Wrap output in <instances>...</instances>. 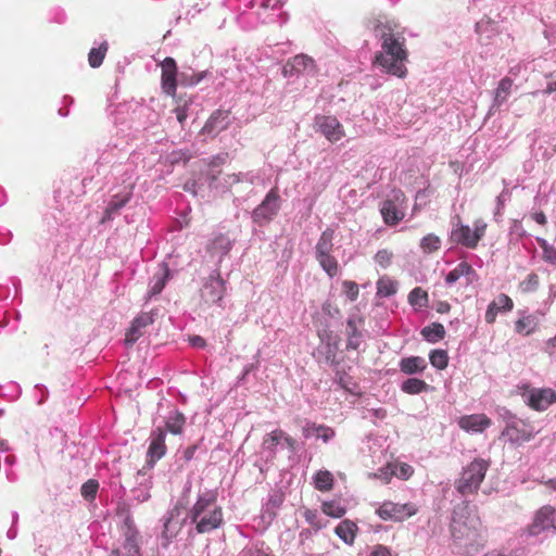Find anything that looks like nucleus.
<instances>
[{"instance_id":"obj_41","label":"nucleus","mask_w":556,"mask_h":556,"mask_svg":"<svg viewBox=\"0 0 556 556\" xmlns=\"http://www.w3.org/2000/svg\"><path fill=\"white\" fill-rule=\"evenodd\" d=\"M536 328L535 318L531 315L519 318L515 323V330L517 333L522 336L531 334Z\"/></svg>"},{"instance_id":"obj_10","label":"nucleus","mask_w":556,"mask_h":556,"mask_svg":"<svg viewBox=\"0 0 556 556\" xmlns=\"http://www.w3.org/2000/svg\"><path fill=\"white\" fill-rule=\"evenodd\" d=\"M279 211V194L271 189L263 202L253 211L252 218L255 223L263 225L270 222Z\"/></svg>"},{"instance_id":"obj_28","label":"nucleus","mask_w":556,"mask_h":556,"mask_svg":"<svg viewBox=\"0 0 556 556\" xmlns=\"http://www.w3.org/2000/svg\"><path fill=\"white\" fill-rule=\"evenodd\" d=\"M362 324L361 319L350 317L346 323L348 336V350H357L362 344V333L358 331V325Z\"/></svg>"},{"instance_id":"obj_48","label":"nucleus","mask_w":556,"mask_h":556,"mask_svg":"<svg viewBox=\"0 0 556 556\" xmlns=\"http://www.w3.org/2000/svg\"><path fill=\"white\" fill-rule=\"evenodd\" d=\"M231 247L232 244L230 239L224 235L217 236L212 243V250L219 253L220 256L226 255L230 251Z\"/></svg>"},{"instance_id":"obj_61","label":"nucleus","mask_w":556,"mask_h":556,"mask_svg":"<svg viewBox=\"0 0 556 556\" xmlns=\"http://www.w3.org/2000/svg\"><path fill=\"white\" fill-rule=\"evenodd\" d=\"M396 287L393 282L384 283V295H390L395 293Z\"/></svg>"},{"instance_id":"obj_7","label":"nucleus","mask_w":556,"mask_h":556,"mask_svg":"<svg viewBox=\"0 0 556 556\" xmlns=\"http://www.w3.org/2000/svg\"><path fill=\"white\" fill-rule=\"evenodd\" d=\"M287 448L291 455L295 453V441L282 430H274L266 434L261 446V454L271 460L278 450Z\"/></svg>"},{"instance_id":"obj_44","label":"nucleus","mask_w":556,"mask_h":556,"mask_svg":"<svg viewBox=\"0 0 556 556\" xmlns=\"http://www.w3.org/2000/svg\"><path fill=\"white\" fill-rule=\"evenodd\" d=\"M323 269L330 276L334 277L338 274L339 266L337 260L331 255H320L316 256Z\"/></svg>"},{"instance_id":"obj_42","label":"nucleus","mask_w":556,"mask_h":556,"mask_svg":"<svg viewBox=\"0 0 556 556\" xmlns=\"http://www.w3.org/2000/svg\"><path fill=\"white\" fill-rule=\"evenodd\" d=\"M283 501L285 494L281 489H271L265 504L266 510L270 514H275V510L280 507Z\"/></svg>"},{"instance_id":"obj_1","label":"nucleus","mask_w":556,"mask_h":556,"mask_svg":"<svg viewBox=\"0 0 556 556\" xmlns=\"http://www.w3.org/2000/svg\"><path fill=\"white\" fill-rule=\"evenodd\" d=\"M178 505L187 510V518L193 526L190 534L210 533L220 528L224 522L223 509L217 503V493L214 490L180 489Z\"/></svg>"},{"instance_id":"obj_23","label":"nucleus","mask_w":556,"mask_h":556,"mask_svg":"<svg viewBox=\"0 0 556 556\" xmlns=\"http://www.w3.org/2000/svg\"><path fill=\"white\" fill-rule=\"evenodd\" d=\"M503 434L506 435L511 442L523 443L532 440L535 432L532 427L523 426L519 428L517 424H509L506 426Z\"/></svg>"},{"instance_id":"obj_45","label":"nucleus","mask_w":556,"mask_h":556,"mask_svg":"<svg viewBox=\"0 0 556 556\" xmlns=\"http://www.w3.org/2000/svg\"><path fill=\"white\" fill-rule=\"evenodd\" d=\"M108 51V43L104 41L99 48H92L88 55V61L91 67H99L104 59Z\"/></svg>"},{"instance_id":"obj_63","label":"nucleus","mask_w":556,"mask_h":556,"mask_svg":"<svg viewBox=\"0 0 556 556\" xmlns=\"http://www.w3.org/2000/svg\"><path fill=\"white\" fill-rule=\"evenodd\" d=\"M545 258L552 263H556V251L544 250Z\"/></svg>"},{"instance_id":"obj_39","label":"nucleus","mask_w":556,"mask_h":556,"mask_svg":"<svg viewBox=\"0 0 556 556\" xmlns=\"http://www.w3.org/2000/svg\"><path fill=\"white\" fill-rule=\"evenodd\" d=\"M441 239L434 233H428L420 240L419 247L425 254H431L441 249Z\"/></svg>"},{"instance_id":"obj_47","label":"nucleus","mask_w":556,"mask_h":556,"mask_svg":"<svg viewBox=\"0 0 556 556\" xmlns=\"http://www.w3.org/2000/svg\"><path fill=\"white\" fill-rule=\"evenodd\" d=\"M539 285V276L535 273H531L519 283V289L523 293H531L538 290Z\"/></svg>"},{"instance_id":"obj_15","label":"nucleus","mask_w":556,"mask_h":556,"mask_svg":"<svg viewBox=\"0 0 556 556\" xmlns=\"http://www.w3.org/2000/svg\"><path fill=\"white\" fill-rule=\"evenodd\" d=\"M315 124L317 130L331 142L339 141L345 135L342 125L333 116H317Z\"/></svg>"},{"instance_id":"obj_33","label":"nucleus","mask_w":556,"mask_h":556,"mask_svg":"<svg viewBox=\"0 0 556 556\" xmlns=\"http://www.w3.org/2000/svg\"><path fill=\"white\" fill-rule=\"evenodd\" d=\"M471 275H475V269L467 262H462L446 275L445 281L452 285L460 277H470ZM468 281H471V279L468 278Z\"/></svg>"},{"instance_id":"obj_20","label":"nucleus","mask_w":556,"mask_h":556,"mask_svg":"<svg viewBox=\"0 0 556 556\" xmlns=\"http://www.w3.org/2000/svg\"><path fill=\"white\" fill-rule=\"evenodd\" d=\"M459 428L466 432H483L492 424L485 414H472L462 416L457 421Z\"/></svg>"},{"instance_id":"obj_8","label":"nucleus","mask_w":556,"mask_h":556,"mask_svg":"<svg viewBox=\"0 0 556 556\" xmlns=\"http://www.w3.org/2000/svg\"><path fill=\"white\" fill-rule=\"evenodd\" d=\"M407 210L405 194L401 190H392L384 201V224L396 226L404 219Z\"/></svg>"},{"instance_id":"obj_49","label":"nucleus","mask_w":556,"mask_h":556,"mask_svg":"<svg viewBox=\"0 0 556 556\" xmlns=\"http://www.w3.org/2000/svg\"><path fill=\"white\" fill-rule=\"evenodd\" d=\"M303 516L307 523H309L312 527H314L316 530H320L326 526L323 518L318 515L316 510L312 509H305L303 513Z\"/></svg>"},{"instance_id":"obj_38","label":"nucleus","mask_w":556,"mask_h":556,"mask_svg":"<svg viewBox=\"0 0 556 556\" xmlns=\"http://www.w3.org/2000/svg\"><path fill=\"white\" fill-rule=\"evenodd\" d=\"M429 386L418 378H409L402 382L401 390L407 394H419L427 391Z\"/></svg>"},{"instance_id":"obj_13","label":"nucleus","mask_w":556,"mask_h":556,"mask_svg":"<svg viewBox=\"0 0 556 556\" xmlns=\"http://www.w3.org/2000/svg\"><path fill=\"white\" fill-rule=\"evenodd\" d=\"M551 528L556 529V511L554 507L547 505L538 510L532 523L528 527V532L531 535H538Z\"/></svg>"},{"instance_id":"obj_53","label":"nucleus","mask_w":556,"mask_h":556,"mask_svg":"<svg viewBox=\"0 0 556 556\" xmlns=\"http://www.w3.org/2000/svg\"><path fill=\"white\" fill-rule=\"evenodd\" d=\"M366 27L374 33L375 37L378 40L382 39V30L380 29V20L379 17H375L371 20H368Z\"/></svg>"},{"instance_id":"obj_34","label":"nucleus","mask_w":556,"mask_h":556,"mask_svg":"<svg viewBox=\"0 0 556 556\" xmlns=\"http://www.w3.org/2000/svg\"><path fill=\"white\" fill-rule=\"evenodd\" d=\"M323 513L332 518H341L346 513V505L341 500L324 501Z\"/></svg>"},{"instance_id":"obj_55","label":"nucleus","mask_w":556,"mask_h":556,"mask_svg":"<svg viewBox=\"0 0 556 556\" xmlns=\"http://www.w3.org/2000/svg\"><path fill=\"white\" fill-rule=\"evenodd\" d=\"M189 342L193 348L202 349L205 346V340L200 336L190 337Z\"/></svg>"},{"instance_id":"obj_3","label":"nucleus","mask_w":556,"mask_h":556,"mask_svg":"<svg viewBox=\"0 0 556 556\" xmlns=\"http://www.w3.org/2000/svg\"><path fill=\"white\" fill-rule=\"evenodd\" d=\"M402 33H393L389 23L384 24V73L404 78L407 75L408 50Z\"/></svg>"},{"instance_id":"obj_6","label":"nucleus","mask_w":556,"mask_h":556,"mask_svg":"<svg viewBox=\"0 0 556 556\" xmlns=\"http://www.w3.org/2000/svg\"><path fill=\"white\" fill-rule=\"evenodd\" d=\"M176 501L172 509L163 517V529L161 533V544L162 547L167 548L172 541L178 535L181 531L184 523L189 520L187 515L185 517L180 516L181 505H178V495L175 496Z\"/></svg>"},{"instance_id":"obj_37","label":"nucleus","mask_w":556,"mask_h":556,"mask_svg":"<svg viewBox=\"0 0 556 556\" xmlns=\"http://www.w3.org/2000/svg\"><path fill=\"white\" fill-rule=\"evenodd\" d=\"M408 302L415 309L427 307L429 303L427 291L420 287L414 288L408 294Z\"/></svg>"},{"instance_id":"obj_36","label":"nucleus","mask_w":556,"mask_h":556,"mask_svg":"<svg viewBox=\"0 0 556 556\" xmlns=\"http://www.w3.org/2000/svg\"><path fill=\"white\" fill-rule=\"evenodd\" d=\"M421 334L427 341L435 343L445 337V329L442 324L432 323L421 330Z\"/></svg>"},{"instance_id":"obj_14","label":"nucleus","mask_w":556,"mask_h":556,"mask_svg":"<svg viewBox=\"0 0 556 556\" xmlns=\"http://www.w3.org/2000/svg\"><path fill=\"white\" fill-rule=\"evenodd\" d=\"M316 71L315 62L306 54H298L287 62L283 66V75L292 77L294 75H313Z\"/></svg>"},{"instance_id":"obj_2","label":"nucleus","mask_w":556,"mask_h":556,"mask_svg":"<svg viewBox=\"0 0 556 556\" xmlns=\"http://www.w3.org/2000/svg\"><path fill=\"white\" fill-rule=\"evenodd\" d=\"M451 533L455 543L465 548L477 551L482 545L480 518L468 511L467 507H458L454 510Z\"/></svg>"},{"instance_id":"obj_26","label":"nucleus","mask_w":556,"mask_h":556,"mask_svg":"<svg viewBox=\"0 0 556 556\" xmlns=\"http://www.w3.org/2000/svg\"><path fill=\"white\" fill-rule=\"evenodd\" d=\"M228 114L226 112L216 111L211 115L205 125L202 128V131L207 135L215 136L220 130L226 128Z\"/></svg>"},{"instance_id":"obj_16","label":"nucleus","mask_w":556,"mask_h":556,"mask_svg":"<svg viewBox=\"0 0 556 556\" xmlns=\"http://www.w3.org/2000/svg\"><path fill=\"white\" fill-rule=\"evenodd\" d=\"M154 316L151 312L139 314L126 332L125 344L132 345L143 333L144 329L153 324Z\"/></svg>"},{"instance_id":"obj_40","label":"nucleus","mask_w":556,"mask_h":556,"mask_svg":"<svg viewBox=\"0 0 556 556\" xmlns=\"http://www.w3.org/2000/svg\"><path fill=\"white\" fill-rule=\"evenodd\" d=\"M185 424V416L179 412H173L166 419V429L173 434H180Z\"/></svg>"},{"instance_id":"obj_22","label":"nucleus","mask_w":556,"mask_h":556,"mask_svg":"<svg viewBox=\"0 0 556 556\" xmlns=\"http://www.w3.org/2000/svg\"><path fill=\"white\" fill-rule=\"evenodd\" d=\"M513 308V300L507 294L501 293L488 305L484 316L485 321L491 325L496 320V316L500 312H510Z\"/></svg>"},{"instance_id":"obj_25","label":"nucleus","mask_w":556,"mask_h":556,"mask_svg":"<svg viewBox=\"0 0 556 556\" xmlns=\"http://www.w3.org/2000/svg\"><path fill=\"white\" fill-rule=\"evenodd\" d=\"M358 527L357 525L349 519H344L338 523L334 528V533L339 539H341L345 544L352 545L356 538Z\"/></svg>"},{"instance_id":"obj_4","label":"nucleus","mask_w":556,"mask_h":556,"mask_svg":"<svg viewBox=\"0 0 556 556\" xmlns=\"http://www.w3.org/2000/svg\"><path fill=\"white\" fill-rule=\"evenodd\" d=\"M518 392L525 403L533 410L544 412L556 403V391L551 388L536 389L529 384L518 386Z\"/></svg>"},{"instance_id":"obj_51","label":"nucleus","mask_w":556,"mask_h":556,"mask_svg":"<svg viewBox=\"0 0 556 556\" xmlns=\"http://www.w3.org/2000/svg\"><path fill=\"white\" fill-rule=\"evenodd\" d=\"M342 291L345 294V296L351 301H355L358 296V285L354 281L344 280L342 282Z\"/></svg>"},{"instance_id":"obj_29","label":"nucleus","mask_w":556,"mask_h":556,"mask_svg":"<svg viewBox=\"0 0 556 556\" xmlns=\"http://www.w3.org/2000/svg\"><path fill=\"white\" fill-rule=\"evenodd\" d=\"M413 467L405 463H388L387 466H384V483L390 482L388 480L389 476H395L403 480H407L413 475Z\"/></svg>"},{"instance_id":"obj_24","label":"nucleus","mask_w":556,"mask_h":556,"mask_svg":"<svg viewBox=\"0 0 556 556\" xmlns=\"http://www.w3.org/2000/svg\"><path fill=\"white\" fill-rule=\"evenodd\" d=\"M303 435L306 439H320L327 443L334 437V430L324 425L306 424L303 427Z\"/></svg>"},{"instance_id":"obj_31","label":"nucleus","mask_w":556,"mask_h":556,"mask_svg":"<svg viewBox=\"0 0 556 556\" xmlns=\"http://www.w3.org/2000/svg\"><path fill=\"white\" fill-rule=\"evenodd\" d=\"M427 368V362L420 356H409L402 358L400 362V369L406 375H414L422 372Z\"/></svg>"},{"instance_id":"obj_21","label":"nucleus","mask_w":556,"mask_h":556,"mask_svg":"<svg viewBox=\"0 0 556 556\" xmlns=\"http://www.w3.org/2000/svg\"><path fill=\"white\" fill-rule=\"evenodd\" d=\"M416 513L417 508L413 504L384 502V520L403 521Z\"/></svg>"},{"instance_id":"obj_5","label":"nucleus","mask_w":556,"mask_h":556,"mask_svg":"<svg viewBox=\"0 0 556 556\" xmlns=\"http://www.w3.org/2000/svg\"><path fill=\"white\" fill-rule=\"evenodd\" d=\"M486 224L483 219L473 223V230L467 225L458 224L451 231V240L468 249H476L479 241L484 237Z\"/></svg>"},{"instance_id":"obj_58","label":"nucleus","mask_w":556,"mask_h":556,"mask_svg":"<svg viewBox=\"0 0 556 556\" xmlns=\"http://www.w3.org/2000/svg\"><path fill=\"white\" fill-rule=\"evenodd\" d=\"M437 312L440 313V314H445V313H448L450 309H451V305L445 302V301H441L437 304V307H435Z\"/></svg>"},{"instance_id":"obj_57","label":"nucleus","mask_w":556,"mask_h":556,"mask_svg":"<svg viewBox=\"0 0 556 556\" xmlns=\"http://www.w3.org/2000/svg\"><path fill=\"white\" fill-rule=\"evenodd\" d=\"M131 491H139V494L137 495L138 503L146 502L150 497L147 489H131Z\"/></svg>"},{"instance_id":"obj_32","label":"nucleus","mask_w":556,"mask_h":556,"mask_svg":"<svg viewBox=\"0 0 556 556\" xmlns=\"http://www.w3.org/2000/svg\"><path fill=\"white\" fill-rule=\"evenodd\" d=\"M334 230L327 228L320 235L316 244V256L330 254L333 248Z\"/></svg>"},{"instance_id":"obj_62","label":"nucleus","mask_w":556,"mask_h":556,"mask_svg":"<svg viewBox=\"0 0 556 556\" xmlns=\"http://www.w3.org/2000/svg\"><path fill=\"white\" fill-rule=\"evenodd\" d=\"M534 220L540 224V225H545L546 224V216L544 215V213L540 212V213H535L534 214Z\"/></svg>"},{"instance_id":"obj_30","label":"nucleus","mask_w":556,"mask_h":556,"mask_svg":"<svg viewBox=\"0 0 556 556\" xmlns=\"http://www.w3.org/2000/svg\"><path fill=\"white\" fill-rule=\"evenodd\" d=\"M168 278V268L163 265L159 268V270L153 275L148 290V298L151 299L154 295H157L164 289L166 281Z\"/></svg>"},{"instance_id":"obj_35","label":"nucleus","mask_w":556,"mask_h":556,"mask_svg":"<svg viewBox=\"0 0 556 556\" xmlns=\"http://www.w3.org/2000/svg\"><path fill=\"white\" fill-rule=\"evenodd\" d=\"M514 81L509 77H504L500 80L498 86L495 90L494 97V106L500 108L504 102H506L507 97L509 96Z\"/></svg>"},{"instance_id":"obj_27","label":"nucleus","mask_w":556,"mask_h":556,"mask_svg":"<svg viewBox=\"0 0 556 556\" xmlns=\"http://www.w3.org/2000/svg\"><path fill=\"white\" fill-rule=\"evenodd\" d=\"M285 3V0H262L261 8L265 11L270 10L271 13L263 17L264 23H271L275 22L274 16L279 17L280 24H283L287 22L288 16L286 13L280 12V9L282 8Z\"/></svg>"},{"instance_id":"obj_64","label":"nucleus","mask_w":556,"mask_h":556,"mask_svg":"<svg viewBox=\"0 0 556 556\" xmlns=\"http://www.w3.org/2000/svg\"><path fill=\"white\" fill-rule=\"evenodd\" d=\"M369 556H382L381 546H376V548L370 553Z\"/></svg>"},{"instance_id":"obj_59","label":"nucleus","mask_w":556,"mask_h":556,"mask_svg":"<svg viewBox=\"0 0 556 556\" xmlns=\"http://www.w3.org/2000/svg\"><path fill=\"white\" fill-rule=\"evenodd\" d=\"M185 190L191 192L193 195H198L199 190L195 181H188L185 185Z\"/></svg>"},{"instance_id":"obj_46","label":"nucleus","mask_w":556,"mask_h":556,"mask_svg":"<svg viewBox=\"0 0 556 556\" xmlns=\"http://www.w3.org/2000/svg\"><path fill=\"white\" fill-rule=\"evenodd\" d=\"M431 365L440 370L445 369L448 365V355L444 350H433L429 355Z\"/></svg>"},{"instance_id":"obj_12","label":"nucleus","mask_w":556,"mask_h":556,"mask_svg":"<svg viewBox=\"0 0 556 556\" xmlns=\"http://www.w3.org/2000/svg\"><path fill=\"white\" fill-rule=\"evenodd\" d=\"M225 281L217 270L213 271L205 280L201 290V298L207 304H216L224 298Z\"/></svg>"},{"instance_id":"obj_54","label":"nucleus","mask_w":556,"mask_h":556,"mask_svg":"<svg viewBox=\"0 0 556 556\" xmlns=\"http://www.w3.org/2000/svg\"><path fill=\"white\" fill-rule=\"evenodd\" d=\"M175 114H176V118L177 121L182 124L186 118L188 117V113H187V104L185 103L184 105H179L177 106L175 110H174Z\"/></svg>"},{"instance_id":"obj_9","label":"nucleus","mask_w":556,"mask_h":556,"mask_svg":"<svg viewBox=\"0 0 556 556\" xmlns=\"http://www.w3.org/2000/svg\"><path fill=\"white\" fill-rule=\"evenodd\" d=\"M122 531L125 539L123 543L124 555H121L118 549H113L110 556H141L139 532L129 515L124 517Z\"/></svg>"},{"instance_id":"obj_17","label":"nucleus","mask_w":556,"mask_h":556,"mask_svg":"<svg viewBox=\"0 0 556 556\" xmlns=\"http://www.w3.org/2000/svg\"><path fill=\"white\" fill-rule=\"evenodd\" d=\"M162 89L172 97L176 94L177 88V65L173 58H166L162 64Z\"/></svg>"},{"instance_id":"obj_56","label":"nucleus","mask_w":556,"mask_h":556,"mask_svg":"<svg viewBox=\"0 0 556 556\" xmlns=\"http://www.w3.org/2000/svg\"><path fill=\"white\" fill-rule=\"evenodd\" d=\"M81 494L87 501H93L97 496L98 489H81Z\"/></svg>"},{"instance_id":"obj_52","label":"nucleus","mask_w":556,"mask_h":556,"mask_svg":"<svg viewBox=\"0 0 556 556\" xmlns=\"http://www.w3.org/2000/svg\"><path fill=\"white\" fill-rule=\"evenodd\" d=\"M314 481L316 486H332L333 476L328 470H320L315 475Z\"/></svg>"},{"instance_id":"obj_19","label":"nucleus","mask_w":556,"mask_h":556,"mask_svg":"<svg viewBox=\"0 0 556 556\" xmlns=\"http://www.w3.org/2000/svg\"><path fill=\"white\" fill-rule=\"evenodd\" d=\"M166 433L162 428H156L150 435V445L148 448V462L154 464L161 459L166 453L165 445Z\"/></svg>"},{"instance_id":"obj_18","label":"nucleus","mask_w":556,"mask_h":556,"mask_svg":"<svg viewBox=\"0 0 556 556\" xmlns=\"http://www.w3.org/2000/svg\"><path fill=\"white\" fill-rule=\"evenodd\" d=\"M207 180L211 188L226 191L231 188L235 184L247 180L253 184L252 177L249 174H227L219 178L213 170L207 174Z\"/></svg>"},{"instance_id":"obj_60","label":"nucleus","mask_w":556,"mask_h":556,"mask_svg":"<svg viewBox=\"0 0 556 556\" xmlns=\"http://www.w3.org/2000/svg\"><path fill=\"white\" fill-rule=\"evenodd\" d=\"M327 361L330 362L332 365L338 364L336 354H334L333 350L331 349L330 344H328Z\"/></svg>"},{"instance_id":"obj_50","label":"nucleus","mask_w":556,"mask_h":556,"mask_svg":"<svg viewBox=\"0 0 556 556\" xmlns=\"http://www.w3.org/2000/svg\"><path fill=\"white\" fill-rule=\"evenodd\" d=\"M129 198L127 195L119 197L115 195L108 204V207L105 210V214L110 217L112 214L116 213L118 210H121L127 202Z\"/></svg>"},{"instance_id":"obj_11","label":"nucleus","mask_w":556,"mask_h":556,"mask_svg":"<svg viewBox=\"0 0 556 556\" xmlns=\"http://www.w3.org/2000/svg\"><path fill=\"white\" fill-rule=\"evenodd\" d=\"M490 467V462L483 458H475L462 473V486H479Z\"/></svg>"},{"instance_id":"obj_43","label":"nucleus","mask_w":556,"mask_h":556,"mask_svg":"<svg viewBox=\"0 0 556 556\" xmlns=\"http://www.w3.org/2000/svg\"><path fill=\"white\" fill-rule=\"evenodd\" d=\"M242 556H271L269 547L264 542H255L245 546L242 552Z\"/></svg>"}]
</instances>
